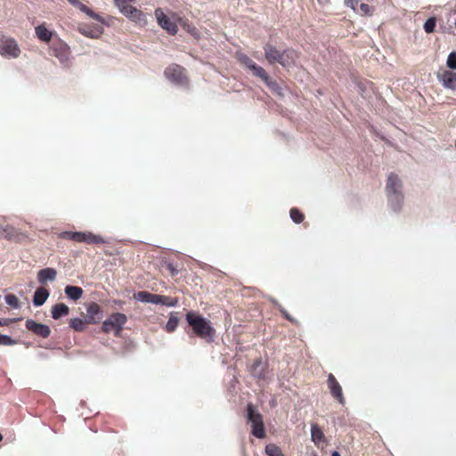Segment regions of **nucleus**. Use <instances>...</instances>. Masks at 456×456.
Instances as JSON below:
<instances>
[{
    "instance_id": "obj_33",
    "label": "nucleus",
    "mask_w": 456,
    "mask_h": 456,
    "mask_svg": "<svg viewBox=\"0 0 456 456\" xmlns=\"http://www.w3.org/2000/svg\"><path fill=\"white\" fill-rule=\"evenodd\" d=\"M436 19L434 17H431L426 20L424 23V30L427 33H432L435 30L436 28Z\"/></svg>"
},
{
    "instance_id": "obj_16",
    "label": "nucleus",
    "mask_w": 456,
    "mask_h": 456,
    "mask_svg": "<svg viewBox=\"0 0 456 456\" xmlns=\"http://www.w3.org/2000/svg\"><path fill=\"white\" fill-rule=\"evenodd\" d=\"M328 386L330 390L331 395L338 400L340 403H345V399L342 394V388L335 377L332 374L328 376Z\"/></svg>"
},
{
    "instance_id": "obj_17",
    "label": "nucleus",
    "mask_w": 456,
    "mask_h": 456,
    "mask_svg": "<svg viewBox=\"0 0 456 456\" xmlns=\"http://www.w3.org/2000/svg\"><path fill=\"white\" fill-rule=\"evenodd\" d=\"M265 56L270 64H281V52L271 45H266L264 47Z\"/></svg>"
},
{
    "instance_id": "obj_7",
    "label": "nucleus",
    "mask_w": 456,
    "mask_h": 456,
    "mask_svg": "<svg viewBox=\"0 0 456 456\" xmlns=\"http://www.w3.org/2000/svg\"><path fill=\"white\" fill-rule=\"evenodd\" d=\"M247 417L252 425V435L257 438H264L265 436V430L264 427L262 415L249 403L247 407Z\"/></svg>"
},
{
    "instance_id": "obj_31",
    "label": "nucleus",
    "mask_w": 456,
    "mask_h": 456,
    "mask_svg": "<svg viewBox=\"0 0 456 456\" xmlns=\"http://www.w3.org/2000/svg\"><path fill=\"white\" fill-rule=\"evenodd\" d=\"M179 320L178 318L175 316H170L167 324H166V330L168 332H173L178 326Z\"/></svg>"
},
{
    "instance_id": "obj_35",
    "label": "nucleus",
    "mask_w": 456,
    "mask_h": 456,
    "mask_svg": "<svg viewBox=\"0 0 456 456\" xmlns=\"http://www.w3.org/2000/svg\"><path fill=\"white\" fill-rule=\"evenodd\" d=\"M239 61L248 69H250L252 68V66L255 64V62L245 54H240L239 56Z\"/></svg>"
},
{
    "instance_id": "obj_2",
    "label": "nucleus",
    "mask_w": 456,
    "mask_h": 456,
    "mask_svg": "<svg viewBox=\"0 0 456 456\" xmlns=\"http://www.w3.org/2000/svg\"><path fill=\"white\" fill-rule=\"evenodd\" d=\"M115 6L129 20L143 27L147 24L146 15L136 7L130 4L126 0H113Z\"/></svg>"
},
{
    "instance_id": "obj_27",
    "label": "nucleus",
    "mask_w": 456,
    "mask_h": 456,
    "mask_svg": "<svg viewBox=\"0 0 456 456\" xmlns=\"http://www.w3.org/2000/svg\"><path fill=\"white\" fill-rule=\"evenodd\" d=\"M86 321L80 318H73L69 321V326L76 331H83L86 327Z\"/></svg>"
},
{
    "instance_id": "obj_1",
    "label": "nucleus",
    "mask_w": 456,
    "mask_h": 456,
    "mask_svg": "<svg viewBox=\"0 0 456 456\" xmlns=\"http://www.w3.org/2000/svg\"><path fill=\"white\" fill-rule=\"evenodd\" d=\"M186 320L197 336L202 338H211L214 336L215 329L211 322L203 316L191 311L187 313Z\"/></svg>"
},
{
    "instance_id": "obj_15",
    "label": "nucleus",
    "mask_w": 456,
    "mask_h": 456,
    "mask_svg": "<svg viewBox=\"0 0 456 456\" xmlns=\"http://www.w3.org/2000/svg\"><path fill=\"white\" fill-rule=\"evenodd\" d=\"M52 50L54 56L57 57L61 62L68 61L69 55V47L67 44L59 41L53 45Z\"/></svg>"
},
{
    "instance_id": "obj_42",
    "label": "nucleus",
    "mask_w": 456,
    "mask_h": 456,
    "mask_svg": "<svg viewBox=\"0 0 456 456\" xmlns=\"http://www.w3.org/2000/svg\"><path fill=\"white\" fill-rule=\"evenodd\" d=\"M4 324V322L2 319H0V326H2Z\"/></svg>"
},
{
    "instance_id": "obj_10",
    "label": "nucleus",
    "mask_w": 456,
    "mask_h": 456,
    "mask_svg": "<svg viewBox=\"0 0 456 456\" xmlns=\"http://www.w3.org/2000/svg\"><path fill=\"white\" fill-rule=\"evenodd\" d=\"M165 76L169 81L176 85L183 86L187 84L185 70L179 65L168 66L165 70Z\"/></svg>"
},
{
    "instance_id": "obj_12",
    "label": "nucleus",
    "mask_w": 456,
    "mask_h": 456,
    "mask_svg": "<svg viewBox=\"0 0 456 456\" xmlns=\"http://www.w3.org/2000/svg\"><path fill=\"white\" fill-rule=\"evenodd\" d=\"M250 70L256 77L261 78L270 89L276 90L278 88L276 82L272 80L267 72L262 67L255 63Z\"/></svg>"
},
{
    "instance_id": "obj_34",
    "label": "nucleus",
    "mask_w": 456,
    "mask_h": 456,
    "mask_svg": "<svg viewBox=\"0 0 456 456\" xmlns=\"http://www.w3.org/2000/svg\"><path fill=\"white\" fill-rule=\"evenodd\" d=\"M290 217L297 224H299L304 220V215L300 213L297 208H292L290 210Z\"/></svg>"
},
{
    "instance_id": "obj_22",
    "label": "nucleus",
    "mask_w": 456,
    "mask_h": 456,
    "mask_svg": "<svg viewBox=\"0 0 456 456\" xmlns=\"http://www.w3.org/2000/svg\"><path fill=\"white\" fill-rule=\"evenodd\" d=\"M64 291L67 297L73 301L78 300L83 295V289L77 286L67 285Z\"/></svg>"
},
{
    "instance_id": "obj_4",
    "label": "nucleus",
    "mask_w": 456,
    "mask_h": 456,
    "mask_svg": "<svg viewBox=\"0 0 456 456\" xmlns=\"http://www.w3.org/2000/svg\"><path fill=\"white\" fill-rule=\"evenodd\" d=\"M402 183L398 176L395 174H390L387 183V192L389 202L395 209L400 208L403 202L402 195Z\"/></svg>"
},
{
    "instance_id": "obj_5",
    "label": "nucleus",
    "mask_w": 456,
    "mask_h": 456,
    "mask_svg": "<svg viewBox=\"0 0 456 456\" xmlns=\"http://www.w3.org/2000/svg\"><path fill=\"white\" fill-rule=\"evenodd\" d=\"M134 297L140 302L162 305L166 306H175L178 302L176 298L152 294L148 291H140L134 294Z\"/></svg>"
},
{
    "instance_id": "obj_25",
    "label": "nucleus",
    "mask_w": 456,
    "mask_h": 456,
    "mask_svg": "<svg viewBox=\"0 0 456 456\" xmlns=\"http://www.w3.org/2000/svg\"><path fill=\"white\" fill-rule=\"evenodd\" d=\"M8 240H18L19 239V233L12 226L6 225L2 226V236Z\"/></svg>"
},
{
    "instance_id": "obj_41",
    "label": "nucleus",
    "mask_w": 456,
    "mask_h": 456,
    "mask_svg": "<svg viewBox=\"0 0 456 456\" xmlns=\"http://www.w3.org/2000/svg\"><path fill=\"white\" fill-rule=\"evenodd\" d=\"M331 456H340V454L338 452H333Z\"/></svg>"
},
{
    "instance_id": "obj_26",
    "label": "nucleus",
    "mask_w": 456,
    "mask_h": 456,
    "mask_svg": "<svg viewBox=\"0 0 456 456\" xmlns=\"http://www.w3.org/2000/svg\"><path fill=\"white\" fill-rule=\"evenodd\" d=\"M74 6L77 7L80 11H82L83 12H85L86 15H88L89 17L96 20H100V16L95 13L94 11H92L90 8H88L86 5L83 4L82 3H80L78 0L77 1V4H73Z\"/></svg>"
},
{
    "instance_id": "obj_19",
    "label": "nucleus",
    "mask_w": 456,
    "mask_h": 456,
    "mask_svg": "<svg viewBox=\"0 0 456 456\" xmlns=\"http://www.w3.org/2000/svg\"><path fill=\"white\" fill-rule=\"evenodd\" d=\"M57 276V272L55 269L47 267L40 270L37 273V281L39 283L44 284L46 281H55Z\"/></svg>"
},
{
    "instance_id": "obj_40",
    "label": "nucleus",
    "mask_w": 456,
    "mask_h": 456,
    "mask_svg": "<svg viewBox=\"0 0 456 456\" xmlns=\"http://www.w3.org/2000/svg\"><path fill=\"white\" fill-rule=\"evenodd\" d=\"M71 4H76L77 0H68Z\"/></svg>"
},
{
    "instance_id": "obj_23",
    "label": "nucleus",
    "mask_w": 456,
    "mask_h": 456,
    "mask_svg": "<svg viewBox=\"0 0 456 456\" xmlns=\"http://www.w3.org/2000/svg\"><path fill=\"white\" fill-rule=\"evenodd\" d=\"M311 439L318 446L321 443L325 442L324 434L317 424H312L311 426Z\"/></svg>"
},
{
    "instance_id": "obj_44",
    "label": "nucleus",
    "mask_w": 456,
    "mask_h": 456,
    "mask_svg": "<svg viewBox=\"0 0 456 456\" xmlns=\"http://www.w3.org/2000/svg\"><path fill=\"white\" fill-rule=\"evenodd\" d=\"M314 456H317L316 454H314Z\"/></svg>"
},
{
    "instance_id": "obj_28",
    "label": "nucleus",
    "mask_w": 456,
    "mask_h": 456,
    "mask_svg": "<svg viewBox=\"0 0 456 456\" xmlns=\"http://www.w3.org/2000/svg\"><path fill=\"white\" fill-rule=\"evenodd\" d=\"M265 453L268 456H285L281 448L274 444H269L265 446Z\"/></svg>"
},
{
    "instance_id": "obj_21",
    "label": "nucleus",
    "mask_w": 456,
    "mask_h": 456,
    "mask_svg": "<svg viewBox=\"0 0 456 456\" xmlns=\"http://www.w3.org/2000/svg\"><path fill=\"white\" fill-rule=\"evenodd\" d=\"M49 297V292L46 289L40 287L37 288L34 293L33 304L35 306H40L45 304Z\"/></svg>"
},
{
    "instance_id": "obj_18",
    "label": "nucleus",
    "mask_w": 456,
    "mask_h": 456,
    "mask_svg": "<svg viewBox=\"0 0 456 456\" xmlns=\"http://www.w3.org/2000/svg\"><path fill=\"white\" fill-rule=\"evenodd\" d=\"M298 59V53L293 49H285L281 52V65L289 67L294 65Z\"/></svg>"
},
{
    "instance_id": "obj_11",
    "label": "nucleus",
    "mask_w": 456,
    "mask_h": 456,
    "mask_svg": "<svg viewBox=\"0 0 456 456\" xmlns=\"http://www.w3.org/2000/svg\"><path fill=\"white\" fill-rule=\"evenodd\" d=\"M437 80L442 86L450 90H456V72L441 69L436 73Z\"/></svg>"
},
{
    "instance_id": "obj_13",
    "label": "nucleus",
    "mask_w": 456,
    "mask_h": 456,
    "mask_svg": "<svg viewBox=\"0 0 456 456\" xmlns=\"http://www.w3.org/2000/svg\"><path fill=\"white\" fill-rule=\"evenodd\" d=\"M102 317L101 307L98 304L92 302L86 307L87 323H97Z\"/></svg>"
},
{
    "instance_id": "obj_6",
    "label": "nucleus",
    "mask_w": 456,
    "mask_h": 456,
    "mask_svg": "<svg viewBox=\"0 0 456 456\" xmlns=\"http://www.w3.org/2000/svg\"><path fill=\"white\" fill-rule=\"evenodd\" d=\"M126 321L127 318L124 314H112L102 322V330L105 333L114 332L116 336H119Z\"/></svg>"
},
{
    "instance_id": "obj_20",
    "label": "nucleus",
    "mask_w": 456,
    "mask_h": 456,
    "mask_svg": "<svg viewBox=\"0 0 456 456\" xmlns=\"http://www.w3.org/2000/svg\"><path fill=\"white\" fill-rule=\"evenodd\" d=\"M36 36L42 41L48 43L53 37V31L49 30L45 23L40 24L35 28Z\"/></svg>"
},
{
    "instance_id": "obj_14",
    "label": "nucleus",
    "mask_w": 456,
    "mask_h": 456,
    "mask_svg": "<svg viewBox=\"0 0 456 456\" xmlns=\"http://www.w3.org/2000/svg\"><path fill=\"white\" fill-rule=\"evenodd\" d=\"M26 328L42 338H48L51 333V330L47 325L37 323L33 320L26 321Z\"/></svg>"
},
{
    "instance_id": "obj_32",
    "label": "nucleus",
    "mask_w": 456,
    "mask_h": 456,
    "mask_svg": "<svg viewBox=\"0 0 456 456\" xmlns=\"http://www.w3.org/2000/svg\"><path fill=\"white\" fill-rule=\"evenodd\" d=\"M446 66L450 70H455L456 69V53L452 52L449 53L447 60H446Z\"/></svg>"
},
{
    "instance_id": "obj_36",
    "label": "nucleus",
    "mask_w": 456,
    "mask_h": 456,
    "mask_svg": "<svg viewBox=\"0 0 456 456\" xmlns=\"http://www.w3.org/2000/svg\"><path fill=\"white\" fill-rule=\"evenodd\" d=\"M362 15H371L373 9L367 4H361L358 11Z\"/></svg>"
},
{
    "instance_id": "obj_39",
    "label": "nucleus",
    "mask_w": 456,
    "mask_h": 456,
    "mask_svg": "<svg viewBox=\"0 0 456 456\" xmlns=\"http://www.w3.org/2000/svg\"><path fill=\"white\" fill-rule=\"evenodd\" d=\"M82 33H83V34H85V35H86V36H88V37H94V35L89 34V33H87V32H86V31H83Z\"/></svg>"
},
{
    "instance_id": "obj_30",
    "label": "nucleus",
    "mask_w": 456,
    "mask_h": 456,
    "mask_svg": "<svg viewBox=\"0 0 456 456\" xmlns=\"http://www.w3.org/2000/svg\"><path fill=\"white\" fill-rule=\"evenodd\" d=\"M5 299V302L8 305L13 307V308H19L20 307V304H19V299L18 297L13 295V294H8L5 296L4 297Z\"/></svg>"
},
{
    "instance_id": "obj_24",
    "label": "nucleus",
    "mask_w": 456,
    "mask_h": 456,
    "mask_svg": "<svg viewBox=\"0 0 456 456\" xmlns=\"http://www.w3.org/2000/svg\"><path fill=\"white\" fill-rule=\"evenodd\" d=\"M69 308L63 303L56 304L52 307V317L54 320H58L62 316H65L69 314Z\"/></svg>"
},
{
    "instance_id": "obj_9",
    "label": "nucleus",
    "mask_w": 456,
    "mask_h": 456,
    "mask_svg": "<svg viewBox=\"0 0 456 456\" xmlns=\"http://www.w3.org/2000/svg\"><path fill=\"white\" fill-rule=\"evenodd\" d=\"M62 239L72 240L77 242L102 243L103 240L92 232H63L60 234Z\"/></svg>"
},
{
    "instance_id": "obj_37",
    "label": "nucleus",
    "mask_w": 456,
    "mask_h": 456,
    "mask_svg": "<svg viewBox=\"0 0 456 456\" xmlns=\"http://www.w3.org/2000/svg\"><path fill=\"white\" fill-rule=\"evenodd\" d=\"M15 341L8 335H0V345L12 346Z\"/></svg>"
},
{
    "instance_id": "obj_29",
    "label": "nucleus",
    "mask_w": 456,
    "mask_h": 456,
    "mask_svg": "<svg viewBox=\"0 0 456 456\" xmlns=\"http://www.w3.org/2000/svg\"><path fill=\"white\" fill-rule=\"evenodd\" d=\"M180 26L185 29L188 33H190L191 36H193L195 38H198L199 37V32L197 30V28L189 24L184 19L182 18V20H181V23H180Z\"/></svg>"
},
{
    "instance_id": "obj_3",
    "label": "nucleus",
    "mask_w": 456,
    "mask_h": 456,
    "mask_svg": "<svg viewBox=\"0 0 456 456\" xmlns=\"http://www.w3.org/2000/svg\"><path fill=\"white\" fill-rule=\"evenodd\" d=\"M155 17L158 24L170 35H175L178 31L182 18L175 12L166 13L161 8L155 10Z\"/></svg>"
},
{
    "instance_id": "obj_43",
    "label": "nucleus",
    "mask_w": 456,
    "mask_h": 456,
    "mask_svg": "<svg viewBox=\"0 0 456 456\" xmlns=\"http://www.w3.org/2000/svg\"><path fill=\"white\" fill-rule=\"evenodd\" d=\"M2 236V225H0V237Z\"/></svg>"
},
{
    "instance_id": "obj_38",
    "label": "nucleus",
    "mask_w": 456,
    "mask_h": 456,
    "mask_svg": "<svg viewBox=\"0 0 456 456\" xmlns=\"http://www.w3.org/2000/svg\"><path fill=\"white\" fill-rule=\"evenodd\" d=\"M345 4L349 6L351 9H353L354 12H357L356 6L360 0H344Z\"/></svg>"
},
{
    "instance_id": "obj_8",
    "label": "nucleus",
    "mask_w": 456,
    "mask_h": 456,
    "mask_svg": "<svg viewBox=\"0 0 456 456\" xmlns=\"http://www.w3.org/2000/svg\"><path fill=\"white\" fill-rule=\"evenodd\" d=\"M21 50L18 42L11 37L3 36L0 37V55L7 59H17Z\"/></svg>"
}]
</instances>
